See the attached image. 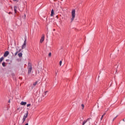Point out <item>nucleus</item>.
<instances>
[{"mask_svg": "<svg viewBox=\"0 0 125 125\" xmlns=\"http://www.w3.org/2000/svg\"><path fill=\"white\" fill-rule=\"evenodd\" d=\"M104 117V115H102L101 118V121H102V120H103Z\"/></svg>", "mask_w": 125, "mask_h": 125, "instance_id": "17", "label": "nucleus"}, {"mask_svg": "<svg viewBox=\"0 0 125 125\" xmlns=\"http://www.w3.org/2000/svg\"><path fill=\"white\" fill-rule=\"evenodd\" d=\"M106 115V113H104L103 115V116H105Z\"/></svg>", "mask_w": 125, "mask_h": 125, "instance_id": "25", "label": "nucleus"}, {"mask_svg": "<svg viewBox=\"0 0 125 125\" xmlns=\"http://www.w3.org/2000/svg\"><path fill=\"white\" fill-rule=\"evenodd\" d=\"M46 93H47V91H45V92H44V95H46Z\"/></svg>", "mask_w": 125, "mask_h": 125, "instance_id": "23", "label": "nucleus"}, {"mask_svg": "<svg viewBox=\"0 0 125 125\" xmlns=\"http://www.w3.org/2000/svg\"><path fill=\"white\" fill-rule=\"evenodd\" d=\"M89 120H91V118H88L86 120H84L83 122V124H82V125H85V124H86V123L87 122H88V121H89Z\"/></svg>", "mask_w": 125, "mask_h": 125, "instance_id": "5", "label": "nucleus"}, {"mask_svg": "<svg viewBox=\"0 0 125 125\" xmlns=\"http://www.w3.org/2000/svg\"><path fill=\"white\" fill-rule=\"evenodd\" d=\"M54 14V10H53V9H52L51 10V15H51V16H53Z\"/></svg>", "mask_w": 125, "mask_h": 125, "instance_id": "10", "label": "nucleus"}, {"mask_svg": "<svg viewBox=\"0 0 125 125\" xmlns=\"http://www.w3.org/2000/svg\"><path fill=\"white\" fill-rule=\"evenodd\" d=\"M57 75V73L56 72V76Z\"/></svg>", "mask_w": 125, "mask_h": 125, "instance_id": "27", "label": "nucleus"}, {"mask_svg": "<svg viewBox=\"0 0 125 125\" xmlns=\"http://www.w3.org/2000/svg\"><path fill=\"white\" fill-rule=\"evenodd\" d=\"M28 118V111H27L26 113L23 116L22 118V123H24L25 121H26V119Z\"/></svg>", "mask_w": 125, "mask_h": 125, "instance_id": "3", "label": "nucleus"}, {"mask_svg": "<svg viewBox=\"0 0 125 125\" xmlns=\"http://www.w3.org/2000/svg\"><path fill=\"white\" fill-rule=\"evenodd\" d=\"M26 17V15H24V18Z\"/></svg>", "mask_w": 125, "mask_h": 125, "instance_id": "28", "label": "nucleus"}, {"mask_svg": "<svg viewBox=\"0 0 125 125\" xmlns=\"http://www.w3.org/2000/svg\"><path fill=\"white\" fill-rule=\"evenodd\" d=\"M61 65H62V61H60V66H61Z\"/></svg>", "mask_w": 125, "mask_h": 125, "instance_id": "20", "label": "nucleus"}, {"mask_svg": "<svg viewBox=\"0 0 125 125\" xmlns=\"http://www.w3.org/2000/svg\"><path fill=\"white\" fill-rule=\"evenodd\" d=\"M2 65L3 67H5V62H3L2 63Z\"/></svg>", "mask_w": 125, "mask_h": 125, "instance_id": "16", "label": "nucleus"}, {"mask_svg": "<svg viewBox=\"0 0 125 125\" xmlns=\"http://www.w3.org/2000/svg\"><path fill=\"white\" fill-rule=\"evenodd\" d=\"M18 52H16V53H15V56H16V55H17V54H18Z\"/></svg>", "mask_w": 125, "mask_h": 125, "instance_id": "19", "label": "nucleus"}, {"mask_svg": "<svg viewBox=\"0 0 125 125\" xmlns=\"http://www.w3.org/2000/svg\"><path fill=\"white\" fill-rule=\"evenodd\" d=\"M37 84H38V81H37L35 83H34L33 84V85L31 86L32 89H33L34 88V87H35V86H36V85H37Z\"/></svg>", "mask_w": 125, "mask_h": 125, "instance_id": "7", "label": "nucleus"}, {"mask_svg": "<svg viewBox=\"0 0 125 125\" xmlns=\"http://www.w3.org/2000/svg\"><path fill=\"white\" fill-rule=\"evenodd\" d=\"M10 13H10V12H9V14H10Z\"/></svg>", "mask_w": 125, "mask_h": 125, "instance_id": "29", "label": "nucleus"}, {"mask_svg": "<svg viewBox=\"0 0 125 125\" xmlns=\"http://www.w3.org/2000/svg\"><path fill=\"white\" fill-rule=\"evenodd\" d=\"M32 63L30 62H28V74H31V72H32Z\"/></svg>", "mask_w": 125, "mask_h": 125, "instance_id": "2", "label": "nucleus"}, {"mask_svg": "<svg viewBox=\"0 0 125 125\" xmlns=\"http://www.w3.org/2000/svg\"><path fill=\"white\" fill-rule=\"evenodd\" d=\"M27 104V102H21V104L23 106H25V105H26Z\"/></svg>", "mask_w": 125, "mask_h": 125, "instance_id": "8", "label": "nucleus"}, {"mask_svg": "<svg viewBox=\"0 0 125 125\" xmlns=\"http://www.w3.org/2000/svg\"><path fill=\"white\" fill-rule=\"evenodd\" d=\"M48 56H49V57H51V52H50V53H49Z\"/></svg>", "mask_w": 125, "mask_h": 125, "instance_id": "18", "label": "nucleus"}, {"mask_svg": "<svg viewBox=\"0 0 125 125\" xmlns=\"http://www.w3.org/2000/svg\"><path fill=\"white\" fill-rule=\"evenodd\" d=\"M17 6H15L14 7V11H15V13H16V12H17Z\"/></svg>", "mask_w": 125, "mask_h": 125, "instance_id": "13", "label": "nucleus"}, {"mask_svg": "<svg viewBox=\"0 0 125 125\" xmlns=\"http://www.w3.org/2000/svg\"><path fill=\"white\" fill-rule=\"evenodd\" d=\"M19 57H22L23 54H22V53H20L18 54Z\"/></svg>", "mask_w": 125, "mask_h": 125, "instance_id": "11", "label": "nucleus"}, {"mask_svg": "<svg viewBox=\"0 0 125 125\" xmlns=\"http://www.w3.org/2000/svg\"><path fill=\"white\" fill-rule=\"evenodd\" d=\"M16 49H17V52H18L19 53V52H20V51H21V49H19V47H16Z\"/></svg>", "mask_w": 125, "mask_h": 125, "instance_id": "9", "label": "nucleus"}, {"mask_svg": "<svg viewBox=\"0 0 125 125\" xmlns=\"http://www.w3.org/2000/svg\"><path fill=\"white\" fill-rule=\"evenodd\" d=\"M116 118H117V116L116 117H115L114 118H113V121H115V120H116Z\"/></svg>", "mask_w": 125, "mask_h": 125, "instance_id": "24", "label": "nucleus"}, {"mask_svg": "<svg viewBox=\"0 0 125 125\" xmlns=\"http://www.w3.org/2000/svg\"><path fill=\"white\" fill-rule=\"evenodd\" d=\"M26 44H27V42L26 39H25L23 45L26 46Z\"/></svg>", "mask_w": 125, "mask_h": 125, "instance_id": "15", "label": "nucleus"}, {"mask_svg": "<svg viewBox=\"0 0 125 125\" xmlns=\"http://www.w3.org/2000/svg\"><path fill=\"white\" fill-rule=\"evenodd\" d=\"M4 59V58H3V57H2L0 59V63H1V62H2V61Z\"/></svg>", "mask_w": 125, "mask_h": 125, "instance_id": "12", "label": "nucleus"}, {"mask_svg": "<svg viewBox=\"0 0 125 125\" xmlns=\"http://www.w3.org/2000/svg\"><path fill=\"white\" fill-rule=\"evenodd\" d=\"M82 107H83L82 109H83V108L84 107V105L83 104H82Z\"/></svg>", "mask_w": 125, "mask_h": 125, "instance_id": "21", "label": "nucleus"}, {"mask_svg": "<svg viewBox=\"0 0 125 125\" xmlns=\"http://www.w3.org/2000/svg\"><path fill=\"white\" fill-rule=\"evenodd\" d=\"M9 54V52H8V51H6L3 55L4 57H6L7 56H8V55Z\"/></svg>", "mask_w": 125, "mask_h": 125, "instance_id": "6", "label": "nucleus"}, {"mask_svg": "<svg viewBox=\"0 0 125 125\" xmlns=\"http://www.w3.org/2000/svg\"><path fill=\"white\" fill-rule=\"evenodd\" d=\"M14 1H17V0H13Z\"/></svg>", "mask_w": 125, "mask_h": 125, "instance_id": "26", "label": "nucleus"}, {"mask_svg": "<svg viewBox=\"0 0 125 125\" xmlns=\"http://www.w3.org/2000/svg\"><path fill=\"white\" fill-rule=\"evenodd\" d=\"M71 16L72 18L71 19V22L74 21V19L76 17V10L75 9H73L71 12Z\"/></svg>", "mask_w": 125, "mask_h": 125, "instance_id": "1", "label": "nucleus"}, {"mask_svg": "<svg viewBox=\"0 0 125 125\" xmlns=\"http://www.w3.org/2000/svg\"><path fill=\"white\" fill-rule=\"evenodd\" d=\"M25 47H26V46L25 45L23 44L22 45L21 49H24V48H25Z\"/></svg>", "mask_w": 125, "mask_h": 125, "instance_id": "14", "label": "nucleus"}, {"mask_svg": "<svg viewBox=\"0 0 125 125\" xmlns=\"http://www.w3.org/2000/svg\"><path fill=\"white\" fill-rule=\"evenodd\" d=\"M43 41H44V34L42 35V37L40 40V43H42Z\"/></svg>", "mask_w": 125, "mask_h": 125, "instance_id": "4", "label": "nucleus"}, {"mask_svg": "<svg viewBox=\"0 0 125 125\" xmlns=\"http://www.w3.org/2000/svg\"><path fill=\"white\" fill-rule=\"evenodd\" d=\"M31 106V104H27V107H30Z\"/></svg>", "mask_w": 125, "mask_h": 125, "instance_id": "22", "label": "nucleus"}, {"mask_svg": "<svg viewBox=\"0 0 125 125\" xmlns=\"http://www.w3.org/2000/svg\"><path fill=\"white\" fill-rule=\"evenodd\" d=\"M9 102H10V101H9Z\"/></svg>", "mask_w": 125, "mask_h": 125, "instance_id": "30", "label": "nucleus"}]
</instances>
